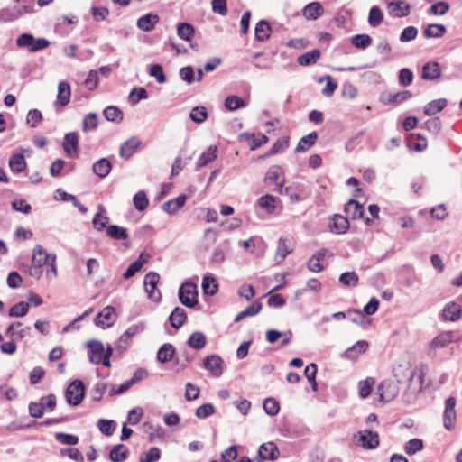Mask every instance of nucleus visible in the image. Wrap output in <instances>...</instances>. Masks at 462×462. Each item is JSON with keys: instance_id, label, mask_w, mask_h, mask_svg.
I'll return each mask as SVG.
<instances>
[{"instance_id": "f257e3e1", "label": "nucleus", "mask_w": 462, "mask_h": 462, "mask_svg": "<svg viewBox=\"0 0 462 462\" xmlns=\"http://www.w3.org/2000/svg\"><path fill=\"white\" fill-rule=\"evenodd\" d=\"M178 297L183 306L195 308L199 302L197 285L192 282H184L179 288Z\"/></svg>"}, {"instance_id": "f03ea898", "label": "nucleus", "mask_w": 462, "mask_h": 462, "mask_svg": "<svg viewBox=\"0 0 462 462\" xmlns=\"http://www.w3.org/2000/svg\"><path fill=\"white\" fill-rule=\"evenodd\" d=\"M146 328L144 321L138 322L130 326L118 338L116 343V350L119 355L123 354L129 346L132 337L139 335Z\"/></svg>"}, {"instance_id": "7ed1b4c3", "label": "nucleus", "mask_w": 462, "mask_h": 462, "mask_svg": "<svg viewBox=\"0 0 462 462\" xmlns=\"http://www.w3.org/2000/svg\"><path fill=\"white\" fill-rule=\"evenodd\" d=\"M86 394V388L83 382L79 379L73 380L65 392L66 401L72 406H78L81 403Z\"/></svg>"}, {"instance_id": "20e7f679", "label": "nucleus", "mask_w": 462, "mask_h": 462, "mask_svg": "<svg viewBox=\"0 0 462 462\" xmlns=\"http://www.w3.org/2000/svg\"><path fill=\"white\" fill-rule=\"evenodd\" d=\"M159 280V273L151 271L145 275L143 281L145 291L148 294V298L154 302H160L162 300V294L160 291L157 289Z\"/></svg>"}, {"instance_id": "39448f33", "label": "nucleus", "mask_w": 462, "mask_h": 462, "mask_svg": "<svg viewBox=\"0 0 462 462\" xmlns=\"http://www.w3.org/2000/svg\"><path fill=\"white\" fill-rule=\"evenodd\" d=\"M399 393L397 383L392 380L382 381L376 388V394L379 395V401L387 402L394 399Z\"/></svg>"}, {"instance_id": "423d86ee", "label": "nucleus", "mask_w": 462, "mask_h": 462, "mask_svg": "<svg viewBox=\"0 0 462 462\" xmlns=\"http://www.w3.org/2000/svg\"><path fill=\"white\" fill-rule=\"evenodd\" d=\"M279 457V449L273 442L263 443L260 446L258 455L254 462H263L264 460H275Z\"/></svg>"}, {"instance_id": "0eeeda50", "label": "nucleus", "mask_w": 462, "mask_h": 462, "mask_svg": "<svg viewBox=\"0 0 462 462\" xmlns=\"http://www.w3.org/2000/svg\"><path fill=\"white\" fill-rule=\"evenodd\" d=\"M264 181L268 185H274V188H279L280 185H284L285 179L282 168L279 165H273L265 173Z\"/></svg>"}, {"instance_id": "6e6552de", "label": "nucleus", "mask_w": 462, "mask_h": 462, "mask_svg": "<svg viewBox=\"0 0 462 462\" xmlns=\"http://www.w3.org/2000/svg\"><path fill=\"white\" fill-rule=\"evenodd\" d=\"M223 359L218 355H209L205 357L203 366L208 371L211 372L216 377L221 376Z\"/></svg>"}, {"instance_id": "1a4fd4ad", "label": "nucleus", "mask_w": 462, "mask_h": 462, "mask_svg": "<svg viewBox=\"0 0 462 462\" xmlns=\"http://www.w3.org/2000/svg\"><path fill=\"white\" fill-rule=\"evenodd\" d=\"M445 411H444V426L448 430H451L454 428V422L456 419V398L449 396L445 402Z\"/></svg>"}, {"instance_id": "9d476101", "label": "nucleus", "mask_w": 462, "mask_h": 462, "mask_svg": "<svg viewBox=\"0 0 462 462\" xmlns=\"http://www.w3.org/2000/svg\"><path fill=\"white\" fill-rule=\"evenodd\" d=\"M379 435H354L352 443L365 449L375 448L379 445Z\"/></svg>"}, {"instance_id": "9b49d317", "label": "nucleus", "mask_w": 462, "mask_h": 462, "mask_svg": "<svg viewBox=\"0 0 462 462\" xmlns=\"http://www.w3.org/2000/svg\"><path fill=\"white\" fill-rule=\"evenodd\" d=\"M160 22V16L156 14L149 13L141 16L137 20V27L143 32H151L154 29L155 25Z\"/></svg>"}, {"instance_id": "f8f14e48", "label": "nucleus", "mask_w": 462, "mask_h": 462, "mask_svg": "<svg viewBox=\"0 0 462 462\" xmlns=\"http://www.w3.org/2000/svg\"><path fill=\"white\" fill-rule=\"evenodd\" d=\"M87 346L88 347V358L92 364L99 365L100 363H97L95 360L101 359V356H104L105 346L103 343L97 339H92L87 343Z\"/></svg>"}, {"instance_id": "ddd939ff", "label": "nucleus", "mask_w": 462, "mask_h": 462, "mask_svg": "<svg viewBox=\"0 0 462 462\" xmlns=\"http://www.w3.org/2000/svg\"><path fill=\"white\" fill-rule=\"evenodd\" d=\"M87 346L88 347V358L92 364L99 365L100 363H97L95 360L101 359V356H104L105 346L103 343L97 339H92L87 343Z\"/></svg>"}, {"instance_id": "4468645a", "label": "nucleus", "mask_w": 462, "mask_h": 462, "mask_svg": "<svg viewBox=\"0 0 462 462\" xmlns=\"http://www.w3.org/2000/svg\"><path fill=\"white\" fill-rule=\"evenodd\" d=\"M462 313V307L455 302L450 301L447 303L442 310V317L445 320L457 321L460 319Z\"/></svg>"}, {"instance_id": "2eb2a0df", "label": "nucleus", "mask_w": 462, "mask_h": 462, "mask_svg": "<svg viewBox=\"0 0 462 462\" xmlns=\"http://www.w3.org/2000/svg\"><path fill=\"white\" fill-rule=\"evenodd\" d=\"M52 255V254H48L41 245H37L33 249L32 260L35 266L42 269L43 265L49 264Z\"/></svg>"}, {"instance_id": "dca6fc26", "label": "nucleus", "mask_w": 462, "mask_h": 462, "mask_svg": "<svg viewBox=\"0 0 462 462\" xmlns=\"http://www.w3.org/2000/svg\"><path fill=\"white\" fill-rule=\"evenodd\" d=\"M176 355V348L171 343H164L160 346L157 351L156 360L159 363L165 364L171 360H174Z\"/></svg>"}, {"instance_id": "f3484780", "label": "nucleus", "mask_w": 462, "mask_h": 462, "mask_svg": "<svg viewBox=\"0 0 462 462\" xmlns=\"http://www.w3.org/2000/svg\"><path fill=\"white\" fill-rule=\"evenodd\" d=\"M329 228L335 234H345L349 228L348 218L342 215L335 214L331 218Z\"/></svg>"}, {"instance_id": "a211bd4d", "label": "nucleus", "mask_w": 462, "mask_h": 462, "mask_svg": "<svg viewBox=\"0 0 462 462\" xmlns=\"http://www.w3.org/2000/svg\"><path fill=\"white\" fill-rule=\"evenodd\" d=\"M187 199V195L181 194L176 199L164 202L162 208L169 215H175L185 205Z\"/></svg>"}, {"instance_id": "6ab92c4d", "label": "nucleus", "mask_w": 462, "mask_h": 462, "mask_svg": "<svg viewBox=\"0 0 462 462\" xmlns=\"http://www.w3.org/2000/svg\"><path fill=\"white\" fill-rule=\"evenodd\" d=\"M324 12V7L319 2H311L304 6L302 14L308 20H317Z\"/></svg>"}, {"instance_id": "aec40b11", "label": "nucleus", "mask_w": 462, "mask_h": 462, "mask_svg": "<svg viewBox=\"0 0 462 462\" xmlns=\"http://www.w3.org/2000/svg\"><path fill=\"white\" fill-rule=\"evenodd\" d=\"M454 331H443L439 334L432 341L431 347L434 349L447 346L449 343L457 341Z\"/></svg>"}, {"instance_id": "412c9836", "label": "nucleus", "mask_w": 462, "mask_h": 462, "mask_svg": "<svg viewBox=\"0 0 462 462\" xmlns=\"http://www.w3.org/2000/svg\"><path fill=\"white\" fill-rule=\"evenodd\" d=\"M346 214L352 219L362 218L365 214V208L357 200L350 199L345 205Z\"/></svg>"}, {"instance_id": "4be33fe9", "label": "nucleus", "mask_w": 462, "mask_h": 462, "mask_svg": "<svg viewBox=\"0 0 462 462\" xmlns=\"http://www.w3.org/2000/svg\"><path fill=\"white\" fill-rule=\"evenodd\" d=\"M367 348L368 342L366 340H358L344 352V356L349 360L355 361L358 358L359 355L365 353Z\"/></svg>"}, {"instance_id": "5701e85b", "label": "nucleus", "mask_w": 462, "mask_h": 462, "mask_svg": "<svg viewBox=\"0 0 462 462\" xmlns=\"http://www.w3.org/2000/svg\"><path fill=\"white\" fill-rule=\"evenodd\" d=\"M412 97V93L410 90H402L393 94H387L381 97L382 102L384 104L399 105Z\"/></svg>"}, {"instance_id": "b1692460", "label": "nucleus", "mask_w": 462, "mask_h": 462, "mask_svg": "<svg viewBox=\"0 0 462 462\" xmlns=\"http://www.w3.org/2000/svg\"><path fill=\"white\" fill-rule=\"evenodd\" d=\"M441 76L438 62H427L422 66L421 78L425 80H435Z\"/></svg>"}, {"instance_id": "393cba45", "label": "nucleus", "mask_w": 462, "mask_h": 462, "mask_svg": "<svg viewBox=\"0 0 462 462\" xmlns=\"http://www.w3.org/2000/svg\"><path fill=\"white\" fill-rule=\"evenodd\" d=\"M141 142L136 137H131L121 144L119 154L122 158L129 159L140 146Z\"/></svg>"}, {"instance_id": "a878e982", "label": "nucleus", "mask_w": 462, "mask_h": 462, "mask_svg": "<svg viewBox=\"0 0 462 462\" xmlns=\"http://www.w3.org/2000/svg\"><path fill=\"white\" fill-rule=\"evenodd\" d=\"M116 309L112 306L105 307L95 318V325L103 328H110L114 322L105 324L104 320L109 321L115 314Z\"/></svg>"}, {"instance_id": "bb28decb", "label": "nucleus", "mask_w": 462, "mask_h": 462, "mask_svg": "<svg viewBox=\"0 0 462 462\" xmlns=\"http://www.w3.org/2000/svg\"><path fill=\"white\" fill-rule=\"evenodd\" d=\"M106 208L102 204L97 205V212L95 214L94 218L92 220L93 226L97 231H102L106 228L108 226L107 223L109 221V217L105 216Z\"/></svg>"}, {"instance_id": "cd10ccee", "label": "nucleus", "mask_w": 462, "mask_h": 462, "mask_svg": "<svg viewBox=\"0 0 462 462\" xmlns=\"http://www.w3.org/2000/svg\"><path fill=\"white\" fill-rule=\"evenodd\" d=\"M169 321L172 328L178 329L187 321V313L184 309L176 307L169 316Z\"/></svg>"}, {"instance_id": "c85d7f7f", "label": "nucleus", "mask_w": 462, "mask_h": 462, "mask_svg": "<svg viewBox=\"0 0 462 462\" xmlns=\"http://www.w3.org/2000/svg\"><path fill=\"white\" fill-rule=\"evenodd\" d=\"M320 56H321L320 51L319 49H313L311 51H309L300 55L297 58V62L300 66H304V67L311 66V65H314L317 63V61L319 60Z\"/></svg>"}, {"instance_id": "c756f323", "label": "nucleus", "mask_w": 462, "mask_h": 462, "mask_svg": "<svg viewBox=\"0 0 462 462\" xmlns=\"http://www.w3.org/2000/svg\"><path fill=\"white\" fill-rule=\"evenodd\" d=\"M217 155V148L215 145H210L206 151H204L199 157L196 162V168L199 169L212 162Z\"/></svg>"}, {"instance_id": "7c9ffc66", "label": "nucleus", "mask_w": 462, "mask_h": 462, "mask_svg": "<svg viewBox=\"0 0 462 462\" xmlns=\"http://www.w3.org/2000/svg\"><path fill=\"white\" fill-rule=\"evenodd\" d=\"M112 170V163L106 158H101L92 166L93 172L100 178L106 177Z\"/></svg>"}, {"instance_id": "2f4dec72", "label": "nucleus", "mask_w": 462, "mask_h": 462, "mask_svg": "<svg viewBox=\"0 0 462 462\" xmlns=\"http://www.w3.org/2000/svg\"><path fill=\"white\" fill-rule=\"evenodd\" d=\"M62 147L67 154L79 150V136L77 132L67 133L64 136Z\"/></svg>"}, {"instance_id": "473e14b6", "label": "nucleus", "mask_w": 462, "mask_h": 462, "mask_svg": "<svg viewBox=\"0 0 462 462\" xmlns=\"http://www.w3.org/2000/svg\"><path fill=\"white\" fill-rule=\"evenodd\" d=\"M271 25L266 20L259 21L254 28L255 40L264 42L270 38Z\"/></svg>"}, {"instance_id": "72a5a7b5", "label": "nucleus", "mask_w": 462, "mask_h": 462, "mask_svg": "<svg viewBox=\"0 0 462 462\" xmlns=\"http://www.w3.org/2000/svg\"><path fill=\"white\" fill-rule=\"evenodd\" d=\"M64 420H65L64 418L48 419L42 422H37L35 420H32V422H29L27 424H20L15 429L16 430H41L42 426L56 424V423L63 421Z\"/></svg>"}, {"instance_id": "f704fd0d", "label": "nucleus", "mask_w": 462, "mask_h": 462, "mask_svg": "<svg viewBox=\"0 0 462 462\" xmlns=\"http://www.w3.org/2000/svg\"><path fill=\"white\" fill-rule=\"evenodd\" d=\"M318 139V133L313 131L309 134L303 136L299 141L295 152H302L308 151L310 147H312Z\"/></svg>"}, {"instance_id": "c9c22d12", "label": "nucleus", "mask_w": 462, "mask_h": 462, "mask_svg": "<svg viewBox=\"0 0 462 462\" xmlns=\"http://www.w3.org/2000/svg\"><path fill=\"white\" fill-rule=\"evenodd\" d=\"M70 96L71 90L69 84L66 81H60L58 86L57 102L64 106L69 104Z\"/></svg>"}, {"instance_id": "e433bc0d", "label": "nucleus", "mask_w": 462, "mask_h": 462, "mask_svg": "<svg viewBox=\"0 0 462 462\" xmlns=\"http://www.w3.org/2000/svg\"><path fill=\"white\" fill-rule=\"evenodd\" d=\"M9 167L14 173H21L25 171L27 162L23 153H16L9 159Z\"/></svg>"}, {"instance_id": "4c0bfd02", "label": "nucleus", "mask_w": 462, "mask_h": 462, "mask_svg": "<svg viewBox=\"0 0 462 462\" xmlns=\"http://www.w3.org/2000/svg\"><path fill=\"white\" fill-rule=\"evenodd\" d=\"M228 249L227 242L218 244L213 250L210 257L211 264H220L226 260V254Z\"/></svg>"}, {"instance_id": "58836bf2", "label": "nucleus", "mask_w": 462, "mask_h": 462, "mask_svg": "<svg viewBox=\"0 0 462 462\" xmlns=\"http://www.w3.org/2000/svg\"><path fill=\"white\" fill-rule=\"evenodd\" d=\"M176 29L177 35L186 42H190L195 35V27L189 23H180Z\"/></svg>"}, {"instance_id": "ea45409f", "label": "nucleus", "mask_w": 462, "mask_h": 462, "mask_svg": "<svg viewBox=\"0 0 462 462\" xmlns=\"http://www.w3.org/2000/svg\"><path fill=\"white\" fill-rule=\"evenodd\" d=\"M263 308V304L259 300L254 301L251 305L246 307L243 311L239 312L236 317L234 321L239 322L245 318L252 317L258 314Z\"/></svg>"}, {"instance_id": "a19ab883", "label": "nucleus", "mask_w": 462, "mask_h": 462, "mask_svg": "<svg viewBox=\"0 0 462 462\" xmlns=\"http://www.w3.org/2000/svg\"><path fill=\"white\" fill-rule=\"evenodd\" d=\"M277 199L270 194L261 196L257 200V205L265 210L268 214H273L276 209Z\"/></svg>"}, {"instance_id": "79ce46f5", "label": "nucleus", "mask_w": 462, "mask_h": 462, "mask_svg": "<svg viewBox=\"0 0 462 462\" xmlns=\"http://www.w3.org/2000/svg\"><path fill=\"white\" fill-rule=\"evenodd\" d=\"M288 240L283 237H280L278 241V246L275 254V261L278 263H282L286 256L292 252V248H291L288 244Z\"/></svg>"}, {"instance_id": "37998d69", "label": "nucleus", "mask_w": 462, "mask_h": 462, "mask_svg": "<svg viewBox=\"0 0 462 462\" xmlns=\"http://www.w3.org/2000/svg\"><path fill=\"white\" fill-rule=\"evenodd\" d=\"M447 106V99L446 98H439L434 99L430 102H429L424 106V114L427 116H434L437 113L443 110Z\"/></svg>"}, {"instance_id": "c03bdc74", "label": "nucleus", "mask_w": 462, "mask_h": 462, "mask_svg": "<svg viewBox=\"0 0 462 462\" xmlns=\"http://www.w3.org/2000/svg\"><path fill=\"white\" fill-rule=\"evenodd\" d=\"M240 140H250L252 139V143L250 146L251 150H256L257 148L261 147L262 145L265 144L268 142V137L262 134H259V136H255L254 134L249 133H243L239 135Z\"/></svg>"}, {"instance_id": "a18cd8bd", "label": "nucleus", "mask_w": 462, "mask_h": 462, "mask_svg": "<svg viewBox=\"0 0 462 462\" xmlns=\"http://www.w3.org/2000/svg\"><path fill=\"white\" fill-rule=\"evenodd\" d=\"M103 115L107 121L120 123L124 119L123 111L116 106H108L103 111Z\"/></svg>"}, {"instance_id": "49530a36", "label": "nucleus", "mask_w": 462, "mask_h": 462, "mask_svg": "<svg viewBox=\"0 0 462 462\" xmlns=\"http://www.w3.org/2000/svg\"><path fill=\"white\" fill-rule=\"evenodd\" d=\"M389 6L396 17L407 16L411 12V5L403 1L391 2Z\"/></svg>"}, {"instance_id": "de8ad7c7", "label": "nucleus", "mask_w": 462, "mask_h": 462, "mask_svg": "<svg viewBox=\"0 0 462 462\" xmlns=\"http://www.w3.org/2000/svg\"><path fill=\"white\" fill-rule=\"evenodd\" d=\"M273 191L280 195L288 196L291 203H297L304 200V198L298 194L292 186L284 187V185H280L279 188H274Z\"/></svg>"}, {"instance_id": "09e8293b", "label": "nucleus", "mask_w": 462, "mask_h": 462, "mask_svg": "<svg viewBox=\"0 0 462 462\" xmlns=\"http://www.w3.org/2000/svg\"><path fill=\"white\" fill-rule=\"evenodd\" d=\"M106 232L109 237L116 240H126L128 238L127 229L117 225H109Z\"/></svg>"}, {"instance_id": "8fccbe9b", "label": "nucleus", "mask_w": 462, "mask_h": 462, "mask_svg": "<svg viewBox=\"0 0 462 462\" xmlns=\"http://www.w3.org/2000/svg\"><path fill=\"white\" fill-rule=\"evenodd\" d=\"M203 292L207 295L213 296L218 291V283L216 279L211 275H205L202 279L201 284Z\"/></svg>"}, {"instance_id": "3c124183", "label": "nucleus", "mask_w": 462, "mask_h": 462, "mask_svg": "<svg viewBox=\"0 0 462 462\" xmlns=\"http://www.w3.org/2000/svg\"><path fill=\"white\" fill-rule=\"evenodd\" d=\"M447 32L446 26L439 23L429 24L423 31V34L427 38H440Z\"/></svg>"}, {"instance_id": "603ef678", "label": "nucleus", "mask_w": 462, "mask_h": 462, "mask_svg": "<svg viewBox=\"0 0 462 462\" xmlns=\"http://www.w3.org/2000/svg\"><path fill=\"white\" fill-rule=\"evenodd\" d=\"M187 344L190 347L199 350V349H202L206 346L207 339H206L205 335L202 332L195 331L189 336V337L187 341Z\"/></svg>"}, {"instance_id": "864d4df0", "label": "nucleus", "mask_w": 462, "mask_h": 462, "mask_svg": "<svg viewBox=\"0 0 462 462\" xmlns=\"http://www.w3.org/2000/svg\"><path fill=\"white\" fill-rule=\"evenodd\" d=\"M372 42V37L366 33L356 34L351 38L352 45L359 50H365Z\"/></svg>"}, {"instance_id": "5fc2aeb1", "label": "nucleus", "mask_w": 462, "mask_h": 462, "mask_svg": "<svg viewBox=\"0 0 462 462\" xmlns=\"http://www.w3.org/2000/svg\"><path fill=\"white\" fill-rule=\"evenodd\" d=\"M56 193L59 194L60 199L62 201H73L74 207H76L81 213L85 214L88 212V208L82 205L76 196L69 194L61 189H58Z\"/></svg>"}, {"instance_id": "6e6d98bb", "label": "nucleus", "mask_w": 462, "mask_h": 462, "mask_svg": "<svg viewBox=\"0 0 462 462\" xmlns=\"http://www.w3.org/2000/svg\"><path fill=\"white\" fill-rule=\"evenodd\" d=\"M128 448L123 444L116 445L110 451L109 457L113 462H123L127 458Z\"/></svg>"}, {"instance_id": "4d7b16f0", "label": "nucleus", "mask_w": 462, "mask_h": 462, "mask_svg": "<svg viewBox=\"0 0 462 462\" xmlns=\"http://www.w3.org/2000/svg\"><path fill=\"white\" fill-rule=\"evenodd\" d=\"M21 16L17 6L3 8L0 10V23L14 22Z\"/></svg>"}, {"instance_id": "13d9d810", "label": "nucleus", "mask_w": 462, "mask_h": 462, "mask_svg": "<svg viewBox=\"0 0 462 462\" xmlns=\"http://www.w3.org/2000/svg\"><path fill=\"white\" fill-rule=\"evenodd\" d=\"M383 19V14L382 9L378 5H374L370 8L368 14V23L372 27H377L381 24Z\"/></svg>"}, {"instance_id": "bf43d9fd", "label": "nucleus", "mask_w": 462, "mask_h": 462, "mask_svg": "<svg viewBox=\"0 0 462 462\" xmlns=\"http://www.w3.org/2000/svg\"><path fill=\"white\" fill-rule=\"evenodd\" d=\"M339 282L345 287H356L358 284L359 277L356 272H345L339 276Z\"/></svg>"}, {"instance_id": "052dcab7", "label": "nucleus", "mask_w": 462, "mask_h": 462, "mask_svg": "<svg viewBox=\"0 0 462 462\" xmlns=\"http://www.w3.org/2000/svg\"><path fill=\"white\" fill-rule=\"evenodd\" d=\"M134 208L138 211L145 210L149 206V199L143 190L136 192L133 198Z\"/></svg>"}, {"instance_id": "680f3d73", "label": "nucleus", "mask_w": 462, "mask_h": 462, "mask_svg": "<svg viewBox=\"0 0 462 462\" xmlns=\"http://www.w3.org/2000/svg\"><path fill=\"white\" fill-rule=\"evenodd\" d=\"M245 106L244 99L236 95H230L225 99V106L229 111H235Z\"/></svg>"}, {"instance_id": "e2e57ef3", "label": "nucleus", "mask_w": 462, "mask_h": 462, "mask_svg": "<svg viewBox=\"0 0 462 462\" xmlns=\"http://www.w3.org/2000/svg\"><path fill=\"white\" fill-rule=\"evenodd\" d=\"M29 303L25 301H20L14 304L9 310V316L14 318L24 317L29 311Z\"/></svg>"}, {"instance_id": "0e129e2a", "label": "nucleus", "mask_w": 462, "mask_h": 462, "mask_svg": "<svg viewBox=\"0 0 462 462\" xmlns=\"http://www.w3.org/2000/svg\"><path fill=\"white\" fill-rule=\"evenodd\" d=\"M98 126V117L96 113L87 114L82 121V130L88 132L89 130H95Z\"/></svg>"}, {"instance_id": "69168bd1", "label": "nucleus", "mask_w": 462, "mask_h": 462, "mask_svg": "<svg viewBox=\"0 0 462 462\" xmlns=\"http://www.w3.org/2000/svg\"><path fill=\"white\" fill-rule=\"evenodd\" d=\"M148 73L150 76L154 77L160 84H163L167 81L163 68L161 64H151L148 68Z\"/></svg>"}, {"instance_id": "338daca9", "label": "nucleus", "mask_w": 462, "mask_h": 462, "mask_svg": "<svg viewBox=\"0 0 462 462\" xmlns=\"http://www.w3.org/2000/svg\"><path fill=\"white\" fill-rule=\"evenodd\" d=\"M146 98H148V92L144 88H134L128 95V100L132 105H136Z\"/></svg>"}, {"instance_id": "774afa93", "label": "nucleus", "mask_w": 462, "mask_h": 462, "mask_svg": "<svg viewBox=\"0 0 462 462\" xmlns=\"http://www.w3.org/2000/svg\"><path fill=\"white\" fill-rule=\"evenodd\" d=\"M161 457V451L158 448L152 447L147 451H144L140 458L139 462H156Z\"/></svg>"}]
</instances>
